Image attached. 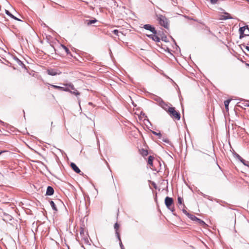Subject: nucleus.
<instances>
[{
  "label": "nucleus",
  "mask_w": 249,
  "mask_h": 249,
  "mask_svg": "<svg viewBox=\"0 0 249 249\" xmlns=\"http://www.w3.org/2000/svg\"><path fill=\"white\" fill-rule=\"evenodd\" d=\"M157 20L159 24L166 29H168L169 27V20L165 16L161 14L156 15Z\"/></svg>",
  "instance_id": "obj_1"
},
{
  "label": "nucleus",
  "mask_w": 249,
  "mask_h": 249,
  "mask_svg": "<svg viewBox=\"0 0 249 249\" xmlns=\"http://www.w3.org/2000/svg\"><path fill=\"white\" fill-rule=\"evenodd\" d=\"M164 203L168 209L171 211L174 215H176L174 213L175 209L174 205L173 198L169 196H166L164 200Z\"/></svg>",
  "instance_id": "obj_2"
},
{
  "label": "nucleus",
  "mask_w": 249,
  "mask_h": 249,
  "mask_svg": "<svg viewBox=\"0 0 249 249\" xmlns=\"http://www.w3.org/2000/svg\"><path fill=\"white\" fill-rule=\"evenodd\" d=\"M168 112L170 116L173 118H175L177 120H179L180 119V114L179 112L177 111L175 107H169L168 109Z\"/></svg>",
  "instance_id": "obj_3"
},
{
  "label": "nucleus",
  "mask_w": 249,
  "mask_h": 249,
  "mask_svg": "<svg viewBox=\"0 0 249 249\" xmlns=\"http://www.w3.org/2000/svg\"><path fill=\"white\" fill-rule=\"evenodd\" d=\"M143 28L146 30H149L151 32H152L153 34H158L157 30L155 29V27L152 26L151 25L147 24L143 25ZM159 34H158V35Z\"/></svg>",
  "instance_id": "obj_4"
},
{
  "label": "nucleus",
  "mask_w": 249,
  "mask_h": 249,
  "mask_svg": "<svg viewBox=\"0 0 249 249\" xmlns=\"http://www.w3.org/2000/svg\"><path fill=\"white\" fill-rule=\"evenodd\" d=\"M47 72L49 75L52 76H55L57 74H60L61 73V72L55 69H48Z\"/></svg>",
  "instance_id": "obj_5"
},
{
  "label": "nucleus",
  "mask_w": 249,
  "mask_h": 249,
  "mask_svg": "<svg viewBox=\"0 0 249 249\" xmlns=\"http://www.w3.org/2000/svg\"><path fill=\"white\" fill-rule=\"evenodd\" d=\"M66 85L67 86V85ZM68 86L70 88V92L71 93L74 94L76 96L79 95L80 94V92L75 89L74 86L72 84H70L68 85Z\"/></svg>",
  "instance_id": "obj_6"
},
{
  "label": "nucleus",
  "mask_w": 249,
  "mask_h": 249,
  "mask_svg": "<svg viewBox=\"0 0 249 249\" xmlns=\"http://www.w3.org/2000/svg\"><path fill=\"white\" fill-rule=\"evenodd\" d=\"M147 36L156 42H160V39L157 34L147 35Z\"/></svg>",
  "instance_id": "obj_7"
},
{
  "label": "nucleus",
  "mask_w": 249,
  "mask_h": 249,
  "mask_svg": "<svg viewBox=\"0 0 249 249\" xmlns=\"http://www.w3.org/2000/svg\"><path fill=\"white\" fill-rule=\"evenodd\" d=\"M71 167L75 172L80 174L81 170L74 163L71 162Z\"/></svg>",
  "instance_id": "obj_8"
},
{
  "label": "nucleus",
  "mask_w": 249,
  "mask_h": 249,
  "mask_svg": "<svg viewBox=\"0 0 249 249\" xmlns=\"http://www.w3.org/2000/svg\"><path fill=\"white\" fill-rule=\"evenodd\" d=\"M54 194L53 188L50 186H49L47 188L46 195V196H52Z\"/></svg>",
  "instance_id": "obj_9"
},
{
  "label": "nucleus",
  "mask_w": 249,
  "mask_h": 249,
  "mask_svg": "<svg viewBox=\"0 0 249 249\" xmlns=\"http://www.w3.org/2000/svg\"><path fill=\"white\" fill-rule=\"evenodd\" d=\"M224 15L221 16L220 19L222 20H227L233 18L230 14L227 12H224Z\"/></svg>",
  "instance_id": "obj_10"
},
{
  "label": "nucleus",
  "mask_w": 249,
  "mask_h": 249,
  "mask_svg": "<svg viewBox=\"0 0 249 249\" xmlns=\"http://www.w3.org/2000/svg\"><path fill=\"white\" fill-rule=\"evenodd\" d=\"M5 13L6 14L11 17L12 18L16 20L22 21L21 19H19L18 18L16 17L15 16H14L13 14H12L8 10H5Z\"/></svg>",
  "instance_id": "obj_11"
},
{
  "label": "nucleus",
  "mask_w": 249,
  "mask_h": 249,
  "mask_svg": "<svg viewBox=\"0 0 249 249\" xmlns=\"http://www.w3.org/2000/svg\"><path fill=\"white\" fill-rule=\"evenodd\" d=\"M239 107L244 108L246 107H249V101H244L242 102H239Z\"/></svg>",
  "instance_id": "obj_12"
},
{
  "label": "nucleus",
  "mask_w": 249,
  "mask_h": 249,
  "mask_svg": "<svg viewBox=\"0 0 249 249\" xmlns=\"http://www.w3.org/2000/svg\"><path fill=\"white\" fill-rule=\"evenodd\" d=\"M15 60H16V61L17 62V63L21 67H22V68H26V66L25 65L23 64V63L22 62V61H21L20 60H19L18 57H16L15 58Z\"/></svg>",
  "instance_id": "obj_13"
},
{
  "label": "nucleus",
  "mask_w": 249,
  "mask_h": 249,
  "mask_svg": "<svg viewBox=\"0 0 249 249\" xmlns=\"http://www.w3.org/2000/svg\"><path fill=\"white\" fill-rule=\"evenodd\" d=\"M159 106L161 107L162 108H163L164 110L168 111V109L169 107H168L167 104L165 102H164L163 100L162 101V103H161Z\"/></svg>",
  "instance_id": "obj_14"
},
{
  "label": "nucleus",
  "mask_w": 249,
  "mask_h": 249,
  "mask_svg": "<svg viewBox=\"0 0 249 249\" xmlns=\"http://www.w3.org/2000/svg\"><path fill=\"white\" fill-rule=\"evenodd\" d=\"M153 99L156 101L158 104L160 105L161 103H162L163 100L160 97L158 96H155Z\"/></svg>",
  "instance_id": "obj_15"
},
{
  "label": "nucleus",
  "mask_w": 249,
  "mask_h": 249,
  "mask_svg": "<svg viewBox=\"0 0 249 249\" xmlns=\"http://www.w3.org/2000/svg\"><path fill=\"white\" fill-rule=\"evenodd\" d=\"M97 22V20L95 18L90 20H86V23L88 26H89L93 23H95Z\"/></svg>",
  "instance_id": "obj_16"
},
{
  "label": "nucleus",
  "mask_w": 249,
  "mask_h": 249,
  "mask_svg": "<svg viewBox=\"0 0 249 249\" xmlns=\"http://www.w3.org/2000/svg\"><path fill=\"white\" fill-rule=\"evenodd\" d=\"M154 157L152 156H149L148 158L147 163L150 166H152L153 165V161L154 160Z\"/></svg>",
  "instance_id": "obj_17"
},
{
  "label": "nucleus",
  "mask_w": 249,
  "mask_h": 249,
  "mask_svg": "<svg viewBox=\"0 0 249 249\" xmlns=\"http://www.w3.org/2000/svg\"><path fill=\"white\" fill-rule=\"evenodd\" d=\"M50 204L53 211H54L55 212H57L58 211L57 208L53 200L50 201Z\"/></svg>",
  "instance_id": "obj_18"
},
{
  "label": "nucleus",
  "mask_w": 249,
  "mask_h": 249,
  "mask_svg": "<svg viewBox=\"0 0 249 249\" xmlns=\"http://www.w3.org/2000/svg\"><path fill=\"white\" fill-rule=\"evenodd\" d=\"M61 46L65 51V52L67 54L71 55L70 51L66 46H65L63 44H61Z\"/></svg>",
  "instance_id": "obj_19"
},
{
  "label": "nucleus",
  "mask_w": 249,
  "mask_h": 249,
  "mask_svg": "<svg viewBox=\"0 0 249 249\" xmlns=\"http://www.w3.org/2000/svg\"><path fill=\"white\" fill-rule=\"evenodd\" d=\"M231 99H228L224 101V105L225 107L226 110L227 111L229 110V105L230 103L231 102Z\"/></svg>",
  "instance_id": "obj_20"
},
{
  "label": "nucleus",
  "mask_w": 249,
  "mask_h": 249,
  "mask_svg": "<svg viewBox=\"0 0 249 249\" xmlns=\"http://www.w3.org/2000/svg\"><path fill=\"white\" fill-rule=\"evenodd\" d=\"M246 29H248V26L245 25L242 27H240L239 29V34L242 33H244Z\"/></svg>",
  "instance_id": "obj_21"
},
{
  "label": "nucleus",
  "mask_w": 249,
  "mask_h": 249,
  "mask_svg": "<svg viewBox=\"0 0 249 249\" xmlns=\"http://www.w3.org/2000/svg\"><path fill=\"white\" fill-rule=\"evenodd\" d=\"M185 207V206L184 204H183L182 206H181L180 207H179V209H181L182 208V212L185 214H186L187 216H188L189 214V213H188L187 212V211L184 209V208Z\"/></svg>",
  "instance_id": "obj_22"
},
{
  "label": "nucleus",
  "mask_w": 249,
  "mask_h": 249,
  "mask_svg": "<svg viewBox=\"0 0 249 249\" xmlns=\"http://www.w3.org/2000/svg\"><path fill=\"white\" fill-rule=\"evenodd\" d=\"M187 216L193 221H196L198 219V218L196 216L190 213H189V214Z\"/></svg>",
  "instance_id": "obj_23"
},
{
  "label": "nucleus",
  "mask_w": 249,
  "mask_h": 249,
  "mask_svg": "<svg viewBox=\"0 0 249 249\" xmlns=\"http://www.w3.org/2000/svg\"><path fill=\"white\" fill-rule=\"evenodd\" d=\"M150 131H151V132H152V134H153L155 135H156V136H158L159 139H161L162 135H161V134L160 132L158 133V132H156V131H153V130H151Z\"/></svg>",
  "instance_id": "obj_24"
},
{
  "label": "nucleus",
  "mask_w": 249,
  "mask_h": 249,
  "mask_svg": "<svg viewBox=\"0 0 249 249\" xmlns=\"http://www.w3.org/2000/svg\"><path fill=\"white\" fill-rule=\"evenodd\" d=\"M233 155L234 157L236 158H237L239 161L241 160V159L242 158L237 153H236L235 151L233 152Z\"/></svg>",
  "instance_id": "obj_25"
},
{
  "label": "nucleus",
  "mask_w": 249,
  "mask_h": 249,
  "mask_svg": "<svg viewBox=\"0 0 249 249\" xmlns=\"http://www.w3.org/2000/svg\"><path fill=\"white\" fill-rule=\"evenodd\" d=\"M240 161L245 166L249 167V161L244 160L243 158Z\"/></svg>",
  "instance_id": "obj_26"
},
{
  "label": "nucleus",
  "mask_w": 249,
  "mask_h": 249,
  "mask_svg": "<svg viewBox=\"0 0 249 249\" xmlns=\"http://www.w3.org/2000/svg\"><path fill=\"white\" fill-rule=\"evenodd\" d=\"M51 86H52V87H53V88L55 89H59L61 91H62V89H63V87H60V86H56V85H51V84H49Z\"/></svg>",
  "instance_id": "obj_27"
},
{
  "label": "nucleus",
  "mask_w": 249,
  "mask_h": 249,
  "mask_svg": "<svg viewBox=\"0 0 249 249\" xmlns=\"http://www.w3.org/2000/svg\"><path fill=\"white\" fill-rule=\"evenodd\" d=\"M183 199L182 198H181V197H179L178 196V203H179L180 205H181V206H182L183 205Z\"/></svg>",
  "instance_id": "obj_28"
},
{
  "label": "nucleus",
  "mask_w": 249,
  "mask_h": 249,
  "mask_svg": "<svg viewBox=\"0 0 249 249\" xmlns=\"http://www.w3.org/2000/svg\"><path fill=\"white\" fill-rule=\"evenodd\" d=\"M200 225H206V223H205V222L204 221H203L202 220L199 219L198 218L197 221H196Z\"/></svg>",
  "instance_id": "obj_29"
},
{
  "label": "nucleus",
  "mask_w": 249,
  "mask_h": 249,
  "mask_svg": "<svg viewBox=\"0 0 249 249\" xmlns=\"http://www.w3.org/2000/svg\"><path fill=\"white\" fill-rule=\"evenodd\" d=\"M148 154V152L147 150H144V149L142 150V156H143V157L146 156H147Z\"/></svg>",
  "instance_id": "obj_30"
},
{
  "label": "nucleus",
  "mask_w": 249,
  "mask_h": 249,
  "mask_svg": "<svg viewBox=\"0 0 249 249\" xmlns=\"http://www.w3.org/2000/svg\"><path fill=\"white\" fill-rule=\"evenodd\" d=\"M161 39L165 42H168L169 41L166 36H162Z\"/></svg>",
  "instance_id": "obj_31"
},
{
  "label": "nucleus",
  "mask_w": 249,
  "mask_h": 249,
  "mask_svg": "<svg viewBox=\"0 0 249 249\" xmlns=\"http://www.w3.org/2000/svg\"><path fill=\"white\" fill-rule=\"evenodd\" d=\"M62 91H67V92H70V91H71L70 88L69 87H67V88L63 87Z\"/></svg>",
  "instance_id": "obj_32"
},
{
  "label": "nucleus",
  "mask_w": 249,
  "mask_h": 249,
  "mask_svg": "<svg viewBox=\"0 0 249 249\" xmlns=\"http://www.w3.org/2000/svg\"><path fill=\"white\" fill-rule=\"evenodd\" d=\"M112 32L116 36H119V33H122L121 32H119L118 30L115 29Z\"/></svg>",
  "instance_id": "obj_33"
},
{
  "label": "nucleus",
  "mask_w": 249,
  "mask_h": 249,
  "mask_svg": "<svg viewBox=\"0 0 249 249\" xmlns=\"http://www.w3.org/2000/svg\"><path fill=\"white\" fill-rule=\"evenodd\" d=\"M247 36V35H246V34L245 33H240V36H239V38L240 39H242L243 38V37H245Z\"/></svg>",
  "instance_id": "obj_34"
},
{
  "label": "nucleus",
  "mask_w": 249,
  "mask_h": 249,
  "mask_svg": "<svg viewBox=\"0 0 249 249\" xmlns=\"http://www.w3.org/2000/svg\"><path fill=\"white\" fill-rule=\"evenodd\" d=\"M115 234H116V235L117 238L118 239V240L119 241V242H120V241H121V237H120V234H119V232L118 231H115Z\"/></svg>",
  "instance_id": "obj_35"
},
{
  "label": "nucleus",
  "mask_w": 249,
  "mask_h": 249,
  "mask_svg": "<svg viewBox=\"0 0 249 249\" xmlns=\"http://www.w3.org/2000/svg\"><path fill=\"white\" fill-rule=\"evenodd\" d=\"M119 227V225L118 224V223L116 222L114 225V229L115 230V231H118Z\"/></svg>",
  "instance_id": "obj_36"
},
{
  "label": "nucleus",
  "mask_w": 249,
  "mask_h": 249,
  "mask_svg": "<svg viewBox=\"0 0 249 249\" xmlns=\"http://www.w3.org/2000/svg\"><path fill=\"white\" fill-rule=\"evenodd\" d=\"M203 197L206 198H207V199H209V200H212L211 197L210 196H209L205 194V195H204Z\"/></svg>",
  "instance_id": "obj_37"
},
{
  "label": "nucleus",
  "mask_w": 249,
  "mask_h": 249,
  "mask_svg": "<svg viewBox=\"0 0 249 249\" xmlns=\"http://www.w3.org/2000/svg\"><path fill=\"white\" fill-rule=\"evenodd\" d=\"M80 234L81 236H82V235L83 236H85V234H84V230L83 229H81L80 231Z\"/></svg>",
  "instance_id": "obj_38"
},
{
  "label": "nucleus",
  "mask_w": 249,
  "mask_h": 249,
  "mask_svg": "<svg viewBox=\"0 0 249 249\" xmlns=\"http://www.w3.org/2000/svg\"><path fill=\"white\" fill-rule=\"evenodd\" d=\"M119 245H120V248L121 249H125L123 245V243L122 242V241H120V242H119Z\"/></svg>",
  "instance_id": "obj_39"
},
{
  "label": "nucleus",
  "mask_w": 249,
  "mask_h": 249,
  "mask_svg": "<svg viewBox=\"0 0 249 249\" xmlns=\"http://www.w3.org/2000/svg\"><path fill=\"white\" fill-rule=\"evenodd\" d=\"M246 35L247 36H249V28L248 27V29H246L245 32Z\"/></svg>",
  "instance_id": "obj_40"
},
{
  "label": "nucleus",
  "mask_w": 249,
  "mask_h": 249,
  "mask_svg": "<svg viewBox=\"0 0 249 249\" xmlns=\"http://www.w3.org/2000/svg\"><path fill=\"white\" fill-rule=\"evenodd\" d=\"M249 52V46L245 45V44L242 45Z\"/></svg>",
  "instance_id": "obj_41"
},
{
  "label": "nucleus",
  "mask_w": 249,
  "mask_h": 249,
  "mask_svg": "<svg viewBox=\"0 0 249 249\" xmlns=\"http://www.w3.org/2000/svg\"><path fill=\"white\" fill-rule=\"evenodd\" d=\"M161 139H162V140L164 142H166V143H168V142H169V140H168L167 139H162V138H161Z\"/></svg>",
  "instance_id": "obj_42"
},
{
  "label": "nucleus",
  "mask_w": 249,
  "mask_h": 249,
  "mask_svg": "<svg viewBox=\"0 0 249 249\" xmlns=\"http://www.w3.org/2000/svg\"><path fill=\"white\" fill-rule=\"evenodd\" d=\"M172 40H173V41L174 42V43H175V44L176 46L177 47H178V48L179 49V48L178 46V45H177V43H176V42L175 40H174V39L173 38H172Z\"/></svg>",
  "instance_id": "obj_43"
},
{
  "label": "nucleus",
  "mask_w": 249,
  "mask_h": 249,
  "mask_svg": "<svg viewBox=\"0 0 249 249\" xmlns=\"http://www.w3.org/2000/svg\"><path fill=\"white\" fill-rule=\"evenodd\" d=\"M199 195H201V196H204V195H205V194H203V193L202 192H200L199 193Z\"/></svg>",
  "instance_id": "obj_44"
},
{
  "label": "nucleus",
  "mask_w": 249,
  "mask_h": 249,
  "mask_svg": "<svg viewBox=\"0 0 249 249\" xmlns=\"http://www.w3.org/2000/svg\"><path fill=\"white\" fill-rule=\"evenodd\" d=\"M199 195H201V196H204V195H205V194H203V193L202 192H200L199 193Z\"/></svg>",
  "instance_id": "obj_45"
},
{
  "label": "nucleus",
  "mask_w": 249,
  "mask_h": 249,
  "mask_svg": "<svg viewBox=\"0 0 249 249\" xmlns=\"http://www.w3.org/2000/svg\"><path fill=\"white\" fill-rule=\"evenodd\" d=\"M146 121L150 124V125H152V124L148 119H146Z\"/></svg>",
  "instance_id": "obj_46"
},
{
  "label": "nucleus",
  "mask_w": 249,
  "mask_h": 249,
  "mask_svg": "<svg viewBox=\"0 0 249 249\" xmlns=\"http://www.w3.org/2000/svg\"><path fill=\"white\" fill-rule=\"evenodd\" d=\"M89 105H92V103L91 102H89Z\"/></svg>",
  "instance_id": "obj_47"
},
{
  "label": "nucleus",
  "mask_w": 249,
  "mask_h": 249,
  "mask_svg": "<svg viewBox=\"0 0 249 249\" xmlns=\"http://www.w3.org/2000/svg\"><path fill=\"white\" fill-rule=\"evenodd\" d=\"M4 152H5L4 151H0V154H1L2 153Z\"/></svg>",
  "instance_id": "obj_48"
},
{
  "label": "nucleus",
  "mask_w": 249,
  "mask_h": 249,
  "mask_svg": "<svg viewBox=\"0 0 249 249\" xmlns=\"http://www.w3.org/2000/svg\"><path fill=\"white\" fill-rule=\"evenodd\" d=\"M0 123H1V124H4L3 122H2V121L0 120Z\"/></svg>",
  "instance_id": "obj_49"
},
{
  "label": "nucleus",
  "mask_w": 249,
  "mask_h": 249,
  "mask_svg": "<svg viewBox=\"0 0 249 249\" xmlns=\"http://www.w3.org/2000/svg\"><path fill=\"white\" fill-rule=\"evenodd\" d=\"M246 66H247L248 67H249V64H248V63H246Z\"/></svg>",
  "instance_id": "obj_50"
},
{
  "label": "nucleus",
  "mask_w": 249,
  "mask_h": 249,
  "mask_svg": "<svg viewBox=\"0 0 249 249\" xmlns=\"http://www.w3.org/2000/svg\"><path fill=\"white\" fill-rule=\"evenodd\" d=\"M78 103H79V104L80 105V100H78Z\"/></svg>",
  "instance_id": "obj_51"
},
{
  "label": "nucleus",
  "mask_w": 249,
  "mask_h": 249,
  "mask_svg": "<svg viewBox=\"0 0 249 249\" xmlns=\"http://www.w3.org/2000/svg\"><path fill=\"white\" fill-rule=\"evenodd\" d=\"M218 166L219 168L221 170V167L218 165Z\"/></svg>",
  "instance_id": "obj_52"
},
{
  "label": "nucleus",
  "mask_w": 249,
  "mask_h": 249,
  "mask_svg": "<svg viewBox=\"0 0 249 249\" xmlns=\"http://www.w3.org/2000/svg\"><path fill=\"white\" fill-rule=\"evenodd\" d=\"M209 33H211V31H210V30H209Z\"/></svg>",
  "instance_id": "obj_53"
},
{
  "label": "nucleus",
  "mask_w": 249,
  "mask_h": 249,
  "mask_svg": "<svg viewBox=\"0 0 249 249\" xmlns=\"http://www.w3.org/2000/svg\"><path fill=\"white\" fill-rule=\"evenodd\" d=\"M247 1H248L249 2V0H247Z\"/></svg>",
  "instance_id": "obj_54"
}]
</instances>
